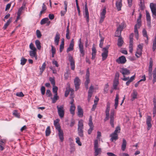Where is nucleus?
I'll list each match as a JSON object with an SVG mask.
<instances>
[{
  "label": "nucleus",
  "mask_w": 156,
  "mask_h": 156,
  "mask_svg": "<svg viewBox=\"0 0 156 156\" xmlns=\"http://www.w3.org/2000/svg\"><path fill=\"white\" fill-rule=\"evenodd\" d=\"M120 72L122 74L124 77L122 79L125 81L128 80L126 83V84L127 86H129L130 83L133 81L135 79V75L131 76L130 78L129 77H125L126 75H129L130 73L129 70L127 68H121Z\"/></svg>",
  "instance_id": "f257e3e1"
},
{
  "label": "nucleus",
  "mask_w": 156,
  "mask_h": 156,
  "mask_svg": "<svg viewBox=\"0 0 156 156\" xmlns=\"http://www.w3.org/2000/svg\"><path fill=\"white\" fill-rule=\"evenodd\" d=\"M114 116L115 111L114 109H112L111 111L110 115L105 114V117L104 119V121L105 122L109 119V123L112 128H114Z\"/></svg>",
  "instance_id": "f03ea898"
},
{
  "label": "nucleus",
  "mask_w": 156,
  "mask_h": 156,
  "mask_svg": "<svg viewBox=\"0 0 156 156\" xmlns=\"http://www.w3.org/2000/svg\"><path fill=\"white\" fill-rule=\"evenodd\" d=\"M94 156L100 155L102 152L101 149L99 147V144L98 140H96L94 142Z\"/></svg>",
  "instance_id": "7ed1b4c3"
},
{
  "label": "nucleus",
  "mask_w": 156,
  "mask_h": 156,
  "mask_svg": "<svg viewBox=\"0 0 156 156\" xmlns=\"http://www.w3.org/2000/svg\"><path fill=\"white\" fill-rule=\"evenodd\" d=\"M78 126V134L80 136L83 137L84 136L83 125L82 120H81L79 121Z\"/></svg>",
  "instance_id": "20e7f679"
},
{
  "label": "nucleus",
  "mask_w": 156,
  "mask_h": 156,
  "mask_svg": "<svg viewBox=\"0 0 156 156\" xmlns=\"http://www.w3.org/2000/svg\"><path fill=\"white\" fill-rule=\"evenodd\" d=\"M125 26L124 23H122L119 27L117 28V30L115 33V36L119 37H121V32L124 28Z\"/></svg>",
  "instance_id": "39448f33"
},
{
  "label": "nucleus",
  "mask_w": 156,
  "mask_h": 156,
  "mask_svg": "<svg viewBox=\"0 0 156 156\" xmlns=\"http://www.w3.org/2000/svg\"><path fill=\"white\" fill-rule=\"evenodd\" d=\"M74 100L73 99V97L71 98V100L70 102V104H71L69 111L70 113L73 115L75 114V110L76 108V107L74 104L73 103Z\"/></svg>",
  "instance_id": "423d86ee"
},
{
  "label": "nucleus",
  "mask_w": 156,
  "mask_h": 156,
  "mask_svg": "<svg viewBox=\"0 0 156 156\" xmlns=\"http://www.w3.org/2000/svg\"><path fill=\"white\" fill-rule=\"evenodd\" d=\"M58 109V114L61 118H63L64 115V106L63 105L60 106L59 107L57 106V107Z\"/></svg>",
  "instance_id": "0eeeda50"
},
{
  "label": "nucleus",
  "mask_w": 156,
  "mask_h": 156,
  "mask_svg": "<svg viewBox=\"0 0 156 156\" xmlns=\"http://www.w3.org/2000/svg\"><path fill=\"white\" fill-rule=\"evenodd\" d=\"M74 83L75 87V91H77L80 88V80L78 77H75L74 80Z\"/></svg>",
  "instance_id": "6e6552de"
},
{
  "label": "nucleus",
  "mask_w": 156,
  "mask_h": 156,
  "mask_svg": "<svg viewBox=\"0 0 156 156\" xmlns=\"http://www.w3.org/2000/svg\"><path fill=\"white\" fill-rule=\"evenodd\" d=\"M85 13L84 14V18H85L86 19L87 23H88L89 22L90 19L89 13L88 11V9L87 5V3L86 2H85Z\"/></svg>",
  "instance_id": "1a4fd4ad"
},
{
  "label": "nucleus",
  "mask_w": 156,
  "mask_h": 156,
  "mask_svg": "<svg viewBox=\"0 0 156 156\" xmlns=\"http://www.w3.org/2000/svg\"><path fill=\"white\" fill-rule=\"evenodd\" d=\"M79 43L78 46L80 51L82 55V56L83 57L85 55L84 51L83 44L81 43V38H80L79 40Z\"/></svg>",
  "instance_id": "9d476101"
},
{
  "label": "nucleus",
  "mask_w": 156,
  "mask_h": 156,
  "mask_svg": "<svg viewBox=\"0 0 156 156\" xmlns=\"http://www.w3.org/2000/svg\"><path fill=\"white\" fill-rule=\"evenodd\" d=\"M150 7L153 16H156V4L153 3L150 4Z\"/></svg>",
  "instance_id": "9b49d317"
},
{
  "label": "nucleus",
  "mask_w": 156,
  "mask_h": 156,
  "mask_svg": "<svg viewBox=\"0 0 156 156\" xmlns=\"http://www.w3.org/2000/svg\"><path fill=\"white\" fill-rule=\"evenodd\" d=\"M68 60L70 62L71 69L74 70L75 68V62L73 57L70 54H68Z\"/></svg>",
  "instance_id": "f8f14e48"
},
{
  "label": "nucleus",
  "mask_w": 156,
  "mask_h": 156,
  "mask_svg": "<svg viewBox=\"0 0 156 156\" xmlns=\"http://www.w3.org/2000/svg\"><path fill=\"white\" fill-rule=\"evenodd\" d=\"M106 12V8H104L102 10V12L100 13V19L99 22V23H101L104 21L105 17Z\"/></svg>",
  "instance_id": "ddd939ff"
},
{
  "label": "nucleus",
  "mask_w": 156,
  "mask_h": 156,
  "mask_svg": "<svg viewBox=\"0 0 156 156\" xmlns=\"http://www.w3.org/2000/svg\"><path fill=\"white\" fill-rule=\"evenodd\" d=\"M126 60L124 56H122L116 60V62L118 64H124L126 62Z\"/></svg>",
  "instance_id": "4468645a"
},
{
  "label": "nucleus",
  "mask_w": 156,
  "mask_h": 156,
  "mask_svg": "<svg viewBox=\"0 0 156 156\" xmlns=\"http://www.w3.org/2000/svg\"><path fill=\"white\" fill-rule=\"evenodd\" d=\"M151 117L150 116H148L146 121V123L147 126V130H149L152 126V125L151 123Z\"/></svg>",
  "instance_id": "2eb2a0df"
},
{
  "label": "nucleus",
  "mask_w": 156,
  "mask_h": 156,
  "mask_svg": "<svg viewBox=\"0 0 156 156\" xmlns=\"http://www.w3.org/2000/svg\"><path fill=\"white\" fill-rule=\"evenodd\" d=\"M153 61L151 60L149 62L148 68L149 76V78H152V70Z\"/></svg>",
  "instance_id": "dca6fc26"
},
{
  "label": "nucleus",
  "mask_w": 156,
  "mask_h": 156,
  "mask_svg": "<svg viewBox=\"0 0 156 156\" xmlns=\"http://www.w3.org/2000/svg\"><path fill=\"white\" fill-rule=\"evenodd\" d=\"M142 17V15L140 13H139V16L137 20V23L136 24L134 27H137L139 29L141 26V19Z\"/></svg>",
  "instance_id": "f3484780"
},
{
  "label": "nucleus",
  "mask_w": 156,
  "mask_h": 156,
  "mask_svg": "<svg viewBox=\"0 0 156 156\" xmlns=\"http://www.w3.org/2000/svg\"><path fill=\"white\" fill-rule=\"evenodd\" d=\"M122 0H117L116 2L115 3L116 7L118 11L121 10V8L122 6Z\"/></svg>",
  "instance_id": "a211bd4d"
},
{
  "label": "nucleus",
  "mask_w": 156,
  "mask_h": 156,
  "mask_svg": "<svg viewBox=\"0 0 156 156\" xmlns=\"http://www.w3.org/2000/svg\"><path fill=\"white\" fill-rule=\"evenodd\" d=\"M60 38V35L59 33L57 32L56 34L54 40V42L56 45H58V44Z\"/></svg>",
  "instance_id": "6ab92c4d"
},
{
  "label": "nucleus",
  "mask_w": 156,
  "mask_h": 156,
  "mask_svg": "<svg viewBox=\"0 0 156 156\" xmlns=\"http://www.w3.org/2000/svg\"><path fill=\"white\" fill-rule=\"evenodd\" d=\"M110 136L111 137L110 140L112 142L114 140L116 141L118 139V134H115L113 133L110 134Z\"/></svg>",
  "instance_id": "aec40b11"
},
{
  "label": "nucleus",
  "mask_w": 156,
  "mask_h": 156,
  "mask_svg": "<svg viewBox=\"0 0 156 156\" xmlns=\"http://www.w3.org/2000/svg\"><path fill=\"white\" fill-rule=\"evenodd\" d=\"M78 115L79 117H82L83 116V111L81 106L78 105L77 106Z\"/></svg>",
  "instance_id": "412c9836"
},
{
  "label": "nucleus",
  "mask_w": 156,
  "mask_h": 156,
  "mask_svg": "<svg viewBox=\"0 0 156 156\" xmlns=\"http://www.w3.org/2000/svg\"><path fill=\"white\" fill-rule=\"evenodd\" d=\"M74 41L73 39L70 42L69 44V47L67 48V52H69L72 51L74 47Z\"/></svg>",
  "instance_id": "4be33fe9"
},
{
  "label": "nucleus",
  "mask_w": 156,
  "mask_h": 156,
  "mask_svg": "<svg viewBox=\"0 0 156 156\" xmlns=\"http://www.w3.org/2000/svg\"><path fill=\"white\" fill-rule=\"evenodd\" d=\"M108 52L103 51V52H102L101 54V56L102 57V61H104L107 58V57L108 56Z\"/></svg>",
  "instance_id": "5701e85b"
},
{
  "label": "nucleus",
  "mask_w": 156,
  "mask_h": 156,
  "mask_svg": "<svg viewBox=\"0 0 156 156\" xmlns=\"http://www.w3.org/2000/svg\"><path fill=\"white\" fill-rule=\"evenodd\" d=\"M119 96L118 94H116L115 99V103L114 104L115 108L116 109L118 104Z\"/></svg>",
  "instance_id": "b1692460"
},
{
  "label": "nucleus",
  "mask_w": 156,
  "mask_h": 156,
  "mask_svg": "<svg viewBox=\"0 0 156 156\" xmlns=\"http://www.w3.org/2000/svg\"><path fill=\"white\" fill-rule=\"evenodd\" d=\"M47 7L44 4V3H43L42 7V10L40 12L39 16H41L43 13H44Z\"/></svg>",
  "instance_id": "393cba45"
},
{
  "label": "nucleus",
  "mask_w": 156,
  "mask_h": 156,
  "mask_svg": "<svg viewBox=\"0 0 156 156\" xmlns=\"http://www.w3.org/2000/svg\"><path fill=\"white\" fill-rule=\"evenodd\" d=\"M126 140L123 139L122 140V145L121 149L123 151H124L126 149Z\"/></svg>",
  "instance_id": "a878e982"
},
{
  "label": "nucleus",
  "mask_w": 156,
  "mask_h": 156,
  "mask_svg": "<svg viewBox=\"0 0 156 156\" xmlns=\"http://www.w3.org/2000/svg\"><path fill=\"white\" fill-rule=\"evenodd\" d=\"M156 49V34L155 35L154 40L153 41L152 50L154 51Z\"/></svg>",
  "instance_id": "bb28decb"
},
{
  "label": "nucleus",
  "mask_w": 156,
  "mask_h": 156,
  "mask_svg": "<svg viewBox=\"0 0 156 156\" xmlns=\"http://www.w3.org/2000/svg\"><path fill=\"white\" fill-rule=\"evenodd\" d=\"M58 132V135L60 140L61 142H62L64 140L63 133V131L62 130L60 131H59Z\"/></svg>",
  "instance_id": "cd10ccee"
},
{
  "label": "nucleus",
  "mask_w": 156,
  "mask_h": 156,
  "mask_svg": "<svg viewBox=\"0 0 156 156\" xmlns=\"http://www.w3.org/2000/svg\"><path fill=\"white\" fill-rule=\"evenodd\" d=\"M123 41L122 38L121 37L119 38L118 40V45L119 47H121L122 46L123 43Z\"/></svg>",
  "instance_id": "c85d7f7f"
},
{
  "label": "nucleus",
  "mask_w": 156,
  "mask_h": 156,
  "mask_svg": "<svg viewBox=\"0 0 156 156\" xmlns=\"http://www.w3.org/2000/svg\"><path fill=\"white\" fill-rule=\"evenodd\" d=\"M142 50L137 49V51L135 53V55L137 58L140 57L142 54Z\"/></svg>",
  "instance_id": "c756f323"
},
{
  "label": "nucleus",
  "mask_w": 156,
  "mask_h": 156,
  "mask_svg": "<svg viewBox=\"0 0 156 156\" xmlns=\"http://www.w3.org/2000/svg\"><path fill=\"white\" fill-rule=\"evenodd\" d=\"M119 83V80H114L113 83V87L114 89L116 90L117 89V87Z\"/></svg>",
  "instance_id": "7c9ffc66"
},
{
  "label": "nucleus",
  "mask_w": 156,
  "mask_h": 156,
  "mask_svg": "<svg viewBox=\"0 0 156 156\" xmlns=\"http://www.w3.org/2000/svg\"><path fill=\"white\" fill-rule=\"evenodd\" d=\"M138 28L137 27H134V32L135 35V37L137 40H138L139 38V33Z\"/></svg>",
  "instance_id": "2f4dec72"
},
{
  "label": "nucleus",
  "mask_w": 156,
  "mask_h": 156,
  "mask_svg": "<svg viewBox=\"0 0 156 156\" xmlns=\"http://www.w3.org/2000/svg\"><path fill=\"white\" fill-rule=\"evenodd\" d=\"M36 45L38 50H40L41 48V43L40 41L38 40H36L35 41Z\"/></svg>",
  "instance_id": "473e14b6"
},
{
  "label": "nucleus",
  "mask_w": 156,
  "mask_h": 156,
  "mask_svg": "<svg viewBox=\"0 0 156 156\" xmlns=\"http://www.w3.org/2000/svg\"><path fill=\"white\" fill-rule=\"evenodd\" d=\"M142 78H143V79H140L139 81H138L135 84V86L136 87H137L138 86L139 84V83L140 82L142 81H145L146 80V78L145 75L143 76H142Z\"/></svg>",
  "instance_id": "72a5a7b5"
},
{
  "label": "nucleus",
  "mask_w": 156,
  "mask_h": 156,
  "mask_svg": "<svg viewBox=\"0 0 156 156\" xmlns=\"http://www.w3.org/2000/svg\"><path fill=\"white\" fill-rule=\"evenodd\" d=\"M52 100V102L53 103H55L58 99V94H55V95L53 98H51Z\"/></svg>",
  "instance_id": "f704fd0d"
},
{
  "label": "nucleus",
  "mask_w": 156,
  "mask_h": 156,
  "mask_svg": "<svg viewBox=\"0 0 156 156\" xmlns=\"http://www.w3.org/2000/svg\"><path fill=\"white\" fill-rule=\"evenodd\" d=\"M46 66V64H45V63L44 62L43 64L41 67L40 68V72L41 73V74H42L43 72L45 70Z\"/></svg>",
  "instance_id": "c9c22d12"
},
{
  "label": "nucleus",
  "mask_w": 156,
  "mask_h": 156,
  "mask_svg": "<svg viewBox=\"0 0 156 156\" xmlns=\"http://www.w3.org/2000/svg\"><path fill=\"white\" fill-rule=\"evenodd\" d=\"M92 117L91 116H90L89 120L88 125L89 127H94L93 124L92 122Z\"/></svg>",
  "instance_id": "e433bc0d"
},
{
  "label": "nucleus",
  "mask_w": 156,
  "mask_h": 156,
  "mask_svg": "<svg viewBox=\"0 0 156 156\" xmlns=\"http://www.w3.org/2000/svg\"><path fill=\"white\" fill-rule=\"evenodd\" d=\"M49 19L48 18H45L41 20L40 23L41 25L44 24L46 23L48 21Z\"/></svg>",
  "instance_id": "4c0bfd02"
},
{
  "label": "nucleus",
  "mask_w": 156,
  "mask_h": 156,
  "mask_svg": "<svg viewBox=\"0 0 156 156\" xmlns=\"http://www.w3.org/2000/svg\"><path fill=\"white\" fill-rule=\"evenodd\" d=\"M146 18L147 21L151 20V18L149 12L147 11H146Z\"/></svg>",
  "instance_id": "58836bf2"
},
{
  "label": "nucleus",
  "mask_w": 156,
  "mask_h": 156,
  "mask_svg": "<svg viewBox=\"0 0 156 156\" xmlns=\"http://www.w3.org/2000/svg\"><path fill=\"white\" fill-rule=\"evenodd\" d=\"M36 51H29V54L30 56L32 58L34 56H35L36 55Z\"/></svg>",
  "instance_id": "ea45409f"
},
{
  "label": "nucleus",
  "mask_w": 156,
  "mask_h": 156,
  "mask_svg": "<svg viewBox=\"0 0 156 156\" xmlns=\"http://www.w3.org/2000/svg\"><path fill=\"white\" fill-rule=\"evenodd\" d=\"M90 79H86V81L85 82L84 85L85 88L87 90L88 89V84L90 83Z\"/></svg>",
  "instance_id": "a19ab883"
},
{
  "label": "nucleus",
  "mask_w": 156,
  "mask_h": 156,
  "mask_svg": "<svg viewBox=\"0 0 156 156\" xmlns=\"http://www.w3.org/2000/svg\"><path fill=\"white\" fill-rule=\"evenodd\" d=\"M49 80L50 81L51 84L53 86H54L55 85V81L54 77H50L49 78Z\"/></svg>",
  "instance_id": "79ce46f5"
},
{
  "label": "nucleus",
  "mask_w": 156,
  "mask_h": 156,
  "mask_svg": "<svg viewBox=\"0 0 156 156\" xmlns=\"http://www.w3.org/2000/svg\"><path fill=\"white\" fill-rule=\"evenodd\" d=\"M20 61V64L22 65H24L25 64L27 61V59L23 57L21 58Z\"/></svg>",
  "instance_id": "37998d69"
},
{
  "label": "nucleus",
  "mask_w": 156,
  "mask_h": 156,
  "mask_svg": "<svg viewBox=\"0 0 156 156\" xmlns=\"http://www.w3.org/2000/svg\"><path fill=\"white\" fill-rule=\"evenodd\" d=\"M70 87L69 86L66 89V90L65 92V96L66 97H67L68 95L69 94L70 92Z\"/></svg>",
  "instance_id": "c03bdc74"
},
{
  "label": "nucleus",
  "mask_w": 156,
  "mask_h": 156,
  "mask_svg": "<svg viewBox=\"0 0 156 156\" xmlns=\"http://www.w3.org/2000/svg\"><path fill=\"white\" fill-rule=\"evenodd\" d=\"M23 6H21V7H20L18 11L17 12V15H18V17L19 16H20L22 12V11L23 10Z\"/></svg>",
  "instance_id": "a18cd8bd"
},
{
  "label": "nucleus",
  "mask_w": 156,
  "mask_h": 156,
  "mask_svg": "<svg viewBox=\"0 0 156 156\" xmlns=\"http://www.w3.org/2000/svg\"><path fill=\"white\" fill-rule=\"evenodd\" d=\"M50 127L48 126L46 129L45 131V134L46 136H48L50 133Z\"/></svg>",
  "instance_id": "49530a36"
},
{
  "label": "nucleus",
  "mask_w": 156,
  "mask_h": 156,
  "mask_svg": "<svg viewBox=\"0 0 156 156\" xmlns=\"http://www.w3.org/2000/svg\"><path fill=\"white\" fill-rule=\"evenodd\" d=\"M108 87L109 85L108 83H107L105 85L104 89V92L105 94H106L107 93L108 90Z\"/></svg>",
  "instance_id": "de8ad7c7"
},
{
  "label": "nucleus",
  "mask_w": 156,
  "mask_h": 156,
  "mask_svg": "<svg viewBox=\"0 0 156 156\" xmlns=\"http://www.w3.org/2000/svg\"><path fill=\"white\" fill-rule=\"evenodd\" d=\"M29 47L30 49H31V51H36L37 49L34 46L33 44L31 43L29 45Z\"/></svg>",
  "instance_id": "09e8293b"
},
{
  "label": "nucleus",
  "mask_w": 156,
  "mask_h": 156,
  "mask_svg": "<svg viewBox=\"0 0 156 156\" xmlns=\"http://www.w3.org/2000/svg\"><path fill=\"white\" fill-rule=\"evenodd\" d=\"M53 86V89H52V90H53V93H54L55 94H57V91H58V87L55 86Z\"/></svg>",
  "instance_id": "8fccbe9b"
},
{
  "label": "nucleus",
  "mask_w": 156,
  "mask_h": 156,
  "mask_svg": "<svg viewBox=\"0 0 156 156\" xmlns=\"http://www.w3.org/2000/svg\"><path fill=\"white\" fill-rule=\"evenodd\" d=\"M137 93L135 90H133V94H132V98L134 99L137 98Z\"/></svg>",
  "instance_id": "3c124183"
},
{
  "label": "nucleus",
  "mask_w": 156,
  "mask_h": 156,
  "mask_svg": "<svg viewBox=\"0 0 156 156\" xmlns=\"http://www.w3.org/2000/svg\"><path fill=\"white\" fill-rule=\"evenodd\" d=\"M142 34H143V36L144 37H148V36L147 34V32L145 29H143V30Z\"/></svg>",
  "instance_id": "603ef678"
},
{
  "label": "nucleus",
  "mask_w": 156,
  "mask_h": 156,
  "mask_svg": "<svg viewBox=\"0 0 156 156\" xmlns=\"http://www.w3.org/2000/svg\"><path fill=\"white\" fill-rule=\"evenodd\" d=\"M76 143L78 144L80 146H81L82 145V143L80 141V138L78 137H77L76 138Z\"/></svg>",
  "instance_id": "864d4df0"
},
{
  "label": "nucleus",
  "mask_w": 156,
  "mask_h": 156,
  "mask_svg": "<svg viewBox=\"0 0 156 156\" xmlns=\"http://www.w3.org/2000/svg\"><path fill=\"white\" fill-rule=\"evenodd\" d=\"M120 127L119 126H118L116 128L115 130L114 131L113 133H115V134H118V133H119L120 132Z\"/></svg>",
  "instance_id": "5fc2aeb1"
},
{
  "label": "nucleus",
  "mask_w": 156,
  "mask_h": 156,
  "mask_svg": "<svg viewBox=\"0 0 156 156\" xmlns=\"http://www.w3.org/2000/svg\"><path fill=\"white\" fill-rule=\"evenodd\" d=\"M70 152L71 153L75 151V147L74 145L73 144L70 145Z\"/></svg>",
  "instance_id": "6e6d98bb"
},
{
  "label": "nucleus",
  "mask_w": 156,
  "mask_h": 156,
  "mask_svg": "<svg viewBox=\"0 0 156 156\" xmlns=\"http://www.w3.org/2000/svg\"><path fill=\"white\" fill-rule=\"evenodd\" d=\"M45 87H44L42 86L41 89V91L42 95H44L45 93Z\"/></svg>",
  "instance_id": "4d7b16f0"
},
{
  "label": "nucleus",
  "mask_w": 156,
  "mask_h": 156,
  "mask_svg": "<svg viewBox=\"0 0 156 156\" xmlns=\"http://www.w3.org/2000/svg\"><path fill=\"white\" fill-rule=\"evenodd\" d=\"M16 95V96L20 97H23L24 96V95L22 92H17Z\"/></svg>",
  "instance_id": "13d9d810"
},
{
  "label": "nucleus",
  "mask_w": 156,
  "mask_h": 156,
  "mask_svg": "<svg viewBox=\"0 0 156 156\" xmlns=\"http://www.w3.org/2000/svg\"><path fill=\"white\" fill-rule=\"evenodd\" d=\"M55 126L58 132L62 131L61 129L60 126L59 124L55 125Z\"/></svg>",
  "instance_id": "bf43d9fd"
},
{
  "label": "nucleus",
  "mask_w": 156,
  "mask_h": 156,
  "mask_svg": "<svg viewBox=\"0 0 156 156\" xmlns=\"http://www.w3.org/2000/svg\"><path fill=\"white\" fill-rule=\"evenodd\" d=\"M119 73L118 72H116L115 73L114 80H119Z\"/></svg>",
  "instance_id": "052dcab7"
},
{
  "label": "nucleus",
  "mask_w": 156,
  "mask_h": 156,
  "mask_svg": "<svg viewBox=\"0 0 156 156\" xmlns=\"http://www.w3.org/2000/svg\"><path fill=\"white\" fill-rule=\"evenodd\" d=\"M70 98L71 99V98H72L73 97V98H74L73 96V95L74 94V90L73 89L71 88L70 87Z\"/></svg>",
  "instance_id": "680f3d73"
},
{
  "label": "nucleus",
  "mask_w": 156,
  "mask_h": 156,
  "mask_svg": "<svg viewBox=\"0 0 156 156\" xmlns=\"http://www.w3.org/2000/svg\"><path fill=\"white\" fill-rule=\"evenodd\" d=\"M90 72L89 68H88L86 71V79H89Z\"/></svg>",
  "instance_id": "e2e57ef3"
},
{
  "label": "nucleus",
  "mask_w": 156,
  "mask_h": 156,
  "mask_svg": "<svg viewBox=\"0 0 156 156\" xmlns=\"http://www.w3.org/2000/svg\"><path fill=\"white\" fill-rule=\"evenodd\" d=\"M94 89V86L92 85H91L89 87L88 93H93V91Z\"/></svg>",
  "instance_id": "0e129e2a"
},
{
  "label": "nucleus",
  "mask_w": 156,
  "mask_h": 156,
  "mask_svg": "<svg viewBox=\"0 0 156 156\" xmlns=\"http://www.w3.org/2000/svg\"><path fill=\"white\" fill-rule=\"evenodd\" d=\"M36 35L38 38H40L41 36V34L39 30H36Z\"/></svg>",
  "instance_id": "69168bd1"
},
{
  "label": "nucleus",
  "mask_w": 156,
  "mask_h": 156,
  "mask_svg": "<svg viewBox=\"0 0 156 156\" xmlns=\"http://www.w3.org/2000/svg\"><path fill=\"white\" fill-rule=\"evenodd\" d=\"M46 94L48 97H50L51 96L52 94L50 90H47L46 93Z\"/></svg>",
  "instance_id": "338daca9"
},
{
  "label": "nucleus",
  "mask_w": 156,
  "mask_h": 156,
  "mask_svg": "<svg viewBox=\"0 0 156 156\" xmlns=\"http://www.w3.org/2000/svg\"><path fill=\"white\" fill-rule=\"evenodd\" d=\"M143 44L142 43L141 44H140L138 45L137 46V49L140 50H142V49L143 48Z\"/></svg>",
  "instance_id": "774afa93"
}]
</instances>
